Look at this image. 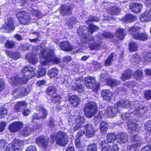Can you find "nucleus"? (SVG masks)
<instances>
[{
  "label": "nucleus",
  "mask_w": 151,
  "mask_h": 151,
  "mask_svg": "<svg viewBox=\"0 0 151 151\" xmlns=\"http://www.w3.org/2000/svg\"><path fill=\"white\" fill-rule=\"evenodd\" d=\"M40 58L41 59V65L39 66V70L37 71L38 74H35V76L40 77L45 75L46 71L45 68L42 67V65H47L50 62H53L58 64L60 62V59L55 57L53 50H50L47 48H45L41 51L40 54Z\"/></svg>",
  "instance_id": "obj_1"
},
{
  "label": "nucleus",
  "mask_w": 151,
  "mask_h": 151,
  "mask_svg": "<svg viewBox=\"0 0 151 151\" xmlns=\"http://www.w3.org/2000/svg\"><path fill=\"white\" fill-rule=\"evenodd\" d=\"M117 107L122 108H128L130 106L131 108L130 112L137 115L139 116H141L147 111V109L145 106H142L139 104V102L136 101L133 102L132 104L128 100L126 101L121 100L116 103Z\"/></svg>",
  "instance_id": "obj_2"
},
{
  "label": "nucleus",
  "mask_w": 151,
  "mask_h": 151,
  "mask_svg": "<svg viewBox=\"0 0 151 151\" xmlns=\"http://www.w3.org/2000/svg\"><path fill=\"white\" fill-rule=\"evenodd\" d=\"M35 69L29 67H24L21 72L22 77L19 76L13 77L10 80L11 84L16 85L18 83L23 84L26 83L29 79L35 76Z\"/></svg>",
  "instance_id": "obj_3"
},
{
  "label": "nucleus",
  "mask_w": 151,
  "mask_h": 151,
  "mask_svg": "<svg viewBox=\"0 0 151 151\" xmlns=\"http://www.w3.org/2000/svg\"><path fill=\"white\" fill-rule=\"evenodd\" d=\"M98 36L97 35L95 38L90 37L88 40V42L89 44L88 47L91 50L98 49L99 48L100 44L96 42V41L98 40L100 42L101 39L104 38H111L112 37V35L109 32H104L101 35L98 36L99 38L97 37Z\"/></svg>",
  "instance_id": "obj_4"
},
{
  "label": "nucleus",
  "mask_w": 151,
  "mask_h": 151,
  "mask_svg": "<svg viewBox=\"0 0 151 151\" xmlns=\"http://www.w3.org/2000/svg\"><path fill=\"white\" fill-rule=\"evenodd\" d=\"M52 142H53L56 139V142L58 145L64 146L67 143L68 137L66 133L63 132H59L55 135V134H52L50 137Z\"/></svg>",
  "instance_id": "obj_5"
},
{
  "label": "nucleus",
  "mask_w": 151,
  "mask_h": 151,
  "mask_svg": "<svg viewBox=\"0 0 151 151\" xmlns=\"http://www.w3.org/2000/svg\"><path fill=\"white\" fill-rule=\"evenodd\" d=\"M97 108L96 103L93 101H89L86 104L84 108L85 116L90 118L94 116L97 112Z\"/></svg>",
  "instance_id": "obj_6"
},
{
  "label": "nucleus",
  "mask_w": 151,
  "mask_h": 151,
  "mask_svg": "<svg viewBox=\"0 0 151 151\" xmlns=\"http://www.w3.org/2000/svg\"><path fill=\"white\" fill-rule=\"evenodd\" d=\"M140 29L139 27H132L128 29V32L133 37L136 39L144 41L147 39V35L145 33H139V31Z\"/></svg>",
  "instance_id": "obj_7"
},
{
  "label": "nucleus",
  "mask_w": 151,
  "mask_h": 151,
  "mask_svg": "<svg viewBox=\"0 0 151 151\" xmlns=\"http://www.w3.org/2000/svg\"><path fill=\"white\" fill-rule=\"evenodd\" d=\"M16 16L19 22L24 24H29L31 17L25 11L19 10L16 13Z\"/></svg>",
  "instance_id": "obj_8"
},
{
  "label": "nucleus",
  "mask_w": 151,
  "mask_h": 151,
  "mask_svg": "<svg viewBox=\"0 0 151 151\" xmlns=\"http://www.w3.org/2000/svg\"><path fill=\"white\" fill-rule=\"evenodd\" d=\"M14 29V20L13 18L10 17L5 21L1 30L4 32H9L13 31Z\"/></svg>",
  "instance_id": "obj_9"
},
{
  "label": "nucleus",
  "mask_w": 151,
  "mask_h": 151,
  "mask_svg": "<svg viewBox=\"0 0 151 151\" xmlns=\"http://www.w3.org/2000/svg\"><path fill=\"white\" fill-rule=\"evenodd\" d=\"M131 137L133 140L131 145L128 146L127 147L128 151H134V150H135L134 148L139 146L141 143L139 137L137 135L132 134Z\"/></svg>",
  "instance_id": "obj_10"
},
{
  "label": "nucleus",
  "mask_w": 151,
  "mask_h": 151,
  "mask_svg": "<svg viewBox=\"0 0 151 151\" xmlns=\"http://www.w3.org/2000/svg\"><path fill=\"white\" fill-rule=\"evenodd\" d=\"M85 85L89 88L96 89L99 87V84L96 83L95 78L93 77L89 76L85 79Z\"/></svg>",
  "instance_id": "obj_11"
},
{
  "label": "nucleus",
  "mask_w": 151,
  "mask_h": 151,
  "mask_svg": "<svg viewBox=\"0 0 151 151\" xmlns=\"http://www.w3.org/2000/svg\"><path fill=\"white\" fill-rule=\"evenodd\" d=\"M100 145L102 148V151H118V146L116 144L110 146L105 140L101 141Z\"/></svg>",
  "instance_id": "obj_12"
},
{
  "label": "nucleus",
  "mask_w": 151,
  "mask_h": 151,
  "mask_svg": "<svg viewBox=\"0 0 151 151\" xmlns=\"http://www.w3.org/2000/svg\"><path fill=\"white\" fill-rule=\"evenodd\" d=\"M117 106L116 104L114 107L111 106L107 108L104 111V114L105 116L109 117H113L115 116L119 109L118 107Z\"/></svg>",
  "instance_id": "obj_13"
},
{
  "label": "nucleus",
  "mask_w": 151,
  "mask_h": 151,
  "mask_svg": "<svg viewBox=\"0 0 151 151\" xmlns=\"http://www.w3.org/2000/svg\"><path fill=\"white\" fill-rule=\"evenodd\" d=\"M23 127V124L22 122L17 121L10 124L9 125L8 129L10 132H15L19 131Z\"/></svg>",
  "instance_id": "obj_14"
},
{
  "label": "nucleus",
  "mask_w": 151,
  "mask_h": 151,
  "mask_svg": "<svg viewBox=\"0 0 151 151\" xmlns=\"http://www.w3.org/2000/svg\"><path fill=\"white\" fill-rule=\"evenodd\" d=\"M59 45L60 49L65 51H69L73 49V46L67 41L60 42Z\"/></svg>",
  "instance_id": "obj_15"
},
{
  "label": "nucleus",
  "mask_w": 151,
  "mask_h": 151,
  "mask_svg": "<svg viewBox=\"0 0 151 151\" xmlns=\"http://www.w3.org/2000/svg\"><path fill=\"white\" fill-rule=\"evenodd\" d=\"M85 135L88 138L93 137L94 134L95 130L93 126L88 124L85 126Z\"/></svg>",
  "instance_id": "obj_16"
},
{
  "label": "nucleus",
  "mask_w": 151,
  "mask_h": 151,
  "mask_svg": "<svg viewBox=\"0 0 151 151\" xmlns=\"http://www.w3.org/2000/svg\"><path fill=\"white\" fill-rule=\"evenodd\" d=\"M36 142L39 146L45 148L47 145L48 139L44 136H40L36 138Z\"/></svg>",
  "instance_id": "obj_17"
},
{
  "label": "nucleus",
  "mask_w": 151,
  "mask_h": 151,
  "mask_svg": "<svg viewBox=\"0 0 151 151\" xmlns=\"http://www.w3.org/2000/svg\"><path fill=\"white\" fill-rule=\"evenodd\" d=\"M128 135L125 133L120 132L117 133V139L118 142L120 143L126 142L128 141Z\"/></svg>",
  "instance_id": "obj_18"
},
{
  "label": "nucleus",
  "mask_w": 151,
  "mask_h": 151,
  "mask_svg": "<svg viewBox=\"0 0 151 151\" xmlns=\"http://www.w3.org/2000/svg\"><path fill=\"white\" fill-rule=\"evenodd\" d=\"M128 132L133 134L137 132L140 129V127L134 123H129L128 125Z\"/></svg>",
  "instance_id": "obj_19"
},
{
  "label": "nucleus",
  "mask_w": 151,
  "mask_h": 151,
  "mask_svg": "<svg viewBox=\"0 0 151 151\" xmlns=\"http://www.w3.org/2000/svg\"><path fill=\"white\" fill-rule=\"evenodd\" d=\"M142 21L148 22L151 20V8L146 11L141 16Z\"/></svg>",
  "instance_id": "obj_20"
},
{
  "label": "nucleus",
  "mask_w": 151,
  "mask_h": 151,
  "mask_svg": "<svg viewBox=\"0 0 151 151\" xmlns=\"http://www.w3.org/2000/svg\"><path fill=\"white\" fill-rule=\"evenodd\" d=\"M101 95L104 99L107 101H109L112 97V93L109 90L107 89L102 90Z\"/></svg>",
  "instance_id": "obj_21"
},
{
  "label": "nucleus",
  "mask_w": 151,
  "mask_h": 151,
  "mask_svg": "<svg viewBox=\"0 0 151 151\" xmlns=\"http://www.w3.org/2000/svg\"><path fill=\"white\" fill-rule=\"evenodd\" d=\"M86 29V27L85 26H84L82 28V27H79L77 31L78 35L79 36H82L84 38L87 39L88 36L86 33L87 32V31L85 29Z\"/></svg>",
  "instance_id": "obj_22"
},
{
  "label": "nucleus",
  "mask_w": 151,
  "mask_h": 151,
  "mask_svg": "<svg viewBox=\"0 0 151 151\" xmlns=\"http://www.w3.org/2000/svg\"><path fill=\"white\" fill-rule=\"evenodd\" d=\"M27 104L25 101H22L18 102L15 105L14 109L17 112H20L24 107H25Z\"/></svg>",
  "instance_id": "obj_23"
},
{
  "label": "nucleus",
  "mask_w": 151,
  "mask_h": 151,
  "mask_svg": "<svg viewBox=\"0 0 151 151\" xmlns=\"http://www.w3.org/2000/svg\"><path fill=\"white\" fill-rule=\"evenodd\" d=\"M142 6V5L140 3H134L131 6L130 9L132 12L135 13H138L140 12Z\"/></svg>",
  "instance_id": "obj_24"
},
{
  "label": "nucleus",
  "mask_w": 151,
  "mask_h": 151,
  "mask_svg": "<svg viewBox=\"0 0 151 151\" xmlns=\"http://www.w3.org/2000/svg\"><path fill=\"white\" fill-rule=\"evenodd\" d=\"M69 100L70 104L74 107L77 106L80 101V98L75 95L70 96Z\"/></svg>",
  "instance_id": "obj_25"
},
{
  "label": "nucleus",
  "mask_w": 151,
  "mask_h": 151,
  "mask_svg": "<svg viewBox=\"0 0 151 151\" xmlns=\"http://www.w3.org/2000/svg\"><path fill=\"white\" fill-rule=\"evenodd\" d=\"M116 36L119 40H122L126 35L125 29H119L116 31Z\"/></svg>",
  "instance_id": "obj_26"
},
{
  "label": "nucleus",
  "mask_w": 151,
  "mask_h": 151,
  "mask_svg": "<svg viewBox=\"0 0 151 151\" xmlns=\"http://www.w3.org/2000/svg\"><path fill=\"white\" fill-rule=\"evenodd\" d=\"M132 75V72L130 70L125 71L122 74L120 77L121 79L123 81L130 79Z\"/></svg>",
  "instance_id": "obj_27"
},
{
  "label": "nucleus",
  "mask_w": 151,
  "mask_h": 151,
  "mask_svg": "<svg viewBox=\"0 0 151 151\" xmlns=\"http://www.w3.org/2000/svg\"><path fill=\"white\" fill-rule=\"evenodd\" d=\"M60 12L64 16L70 14L71 13L70 7L69 6H62Z\"/></svg>",
  "instance_id": "obj_28"
},
{
  "label": "nucleus",
  "mask_w": 151,
  "mask_h": 151,
  "mask_svg": "<svg viewBox=\"0 0 151 151\" xmlns=\"http://www.w3.org/2000/svg\"><path fill=\"white\" fill-rule=\"evenodd\" d=\"M117 137V135L114 133H111L107 134L106 136V140L109 143H113Z\"/></svg>",
  "instance_id": "obj_29"
},
{
  "label": "nucleus",
  "mask_w": 151,
  "mask_h": 151,
  "mask_svg": "<svg viewBox=\"0 0 151 151\" xmlns=\"http://www.w3.org/2000/svg\"><path fill=\"white\" fill-rule=\"evenodd\" d=\"M57 89L54 86H50L48 87L46 90L47 93L49 95H53L56 93Z\"/></svg>",
  "instance_id": "obj_30"
},
{
  "label": "nucleus",
  "mask_w": 151,
  "mask_h": 151,
  "mask_svg": "<svg viewBox=\"0 0 151 151\" xmlns=\"http://www.w3.org/2000/svg\"><path fill=\"white\" fill-rule=\"evenodd\" d=\"M136 19L135 17L133 16L131 14H127L122 19V20L124 22H133Z\"/></svg>",
  "instance_id": "obj_31"
},
{
  "label": "nucleus",
  "mask_w": 151,
  "mask_h": 151,
  "mask_svg": "<svg viewBox=\"0 0 151 151\" xmlns=\"http://www.w3.org/2000/svg\"><path fill=\"white\" fill-rule=\"evenodd\" d=\"M108 84L111 86H115L119 84L120 81L113 79H108L107 80Z\"/></svg>",
  "instance_id": "obj_32"
},
{
  "label": "nucleus",
  "mask_w": 151,
  "mask_h": 151,
  "mask_svg": "<svg viewBox=\"0 0 151 151\" xmlns=\"http://www.w3.org/2000/svg\"><path fill=\"white\" fill-rule=\"evenodd\" d=\"M49 76L52 78L56 77L58 73V70L56 68L52 69L48 72Z\"/></svg>",
  "instance_id": "obj_33"
},
{
  "label": "nucleus",
  "mask_w": 151,
  "mask_h": 151,
  "mask_svg": "<svg viewBox=\"0 0 151 151\" xmlns=\"http://www.w3.org/2000/svg\"><path fill=\"white\" fill-rule=\"evenodd\" d=\"M76 19L75 17H72L68 21L66 24L68 25L69 28L71 29L72 28L73 26L76 24Z\"/></svg>",
  "instance_id": "obj_34"
},
{
  "label": "nucleus",
  "mask_w": 151,
  "mask_h": 151,
  "mask_svg": "<svg viewBox=\"0 0 151 151\" xmlns=\"http://www.w3.org/2000/svg\"><path fill=\"white\" fill-rule=\"evenodd\" d=\"M135 78L137 80L141 79L142 77L143 73L140 70H138L134 73Z\"/></svg>",
  "instance_id": "obj_35"
},
{
  "label": "nucleus",
  "mask_w": 151,
  "mask_h": 151,
  "mask_svg": "<svg viewBox=\"0 0 151 151\" xmlns=\"http://www.w3.org/2000/svg\"><path fill=\"white\" fill-rule=\"evenodd\" d=\"M19 90L18 89H16L15 90H14L12 94L14 96H16H16H25L27 94V92L26 91V90L24 88V89L23 90V91L20 93H19Z\"/></svg>",
  "instance_id": "obj_36"
},
{
  "label": "nucleus",
  "mask_w": 151,
  "mask_h": 151,
  "mask_svg": "<svg viewBox=\"0 0 151 151\" xmlns=\"http://www.w3.org/2000/svg\"><path fill=\"white\" fill-rule=\"evenodd\" d=\"M108 124L107 123L102 122L100 124V129L101 132H104L108 129Z\"/></svg>",
  "instance_id": "obj_37"
},
{
  "label": "nucleus",
  "mask_w": 151,
  "mask_h": 151,
  "mask_svg": "<svg viewBox=\"0 0 151 151\" xmlns=\"http://www.w3.org/2000/svg\"><path fill=\"white\" fill-rule=\"evenodd\" d=\"M114 56V54L112 53L108 57L105 61L104 65L105 66L110 65L112 63L113 58Z\"/></svg>",
  "instance_id": "obj_38"
},
{
  "label": "nucleus",
  "mask_w": 151,
  "mask_h": 151,
  "mask_svg": "<svg viewBox=\"0 0 151 151\" xmlns=\"http://www.w3.org/2000/svg\"><path fill=\"white\" fill-rule=\"evenodd\" d=\"M51 99L54 103H58L61 101V97L59 95L55 94L51 97Z\"/></svg>",
  "instance_id": "obj_39"
},
{
  "label": "nucleus",
  "mask_w": 151,
  "mask_h": 151,
  "mask_svg": "<svg viewBox=\"0 0 151 151\" xmlns=\"http://www.w3.org/2000/svg\"><path fill=\"white\" fill-rule=\"evenodd\" d=\"M32 129L29 127L24 128L21 132V134L24 136H27L30 134L31 131Z\"/></svg>",
  "instance_id": "obj_40"
},
{
  "label": "nucleus",
  "mask_w": 151,
  "mask_h": 151,
  "mask_svg": "<svg viewBox=\"0 0 151 151\" xmlns=\"http://www.w3.org/2000/svg\"><path fill=\"white\" fill-rule=\"evenodd\" d=\"M138 47L137 44L134 42H130L129 44V50L131 52H133L137 50Z\"/></svg>",
  "instance_id": "obj_41"
},
{
  "label": "nucleus",
  "mask_w": 151,
  "mask_h": 151,
  "mask_svg": "<svg viewBox=\"0 0 151 151\" xmlns=\"http://www.w3.org/2000/svg\"><path fill=\"white\" fill-rule=\"evenodd\" d=\"M14 43L12 41L7 40L5 43L4 46L6 48L12 49L14 46Z\"/></svg>",
  "instance_id": "obj_42"
},
{
  "label": "nucleus",
  "mask_w": 151,
  "mask_h": 151,
  "mask_svg": "<svg viewBox=\"0 0 151 151\" xmlns=\"http://www.w3.org/2000/svg\"><path fill=\"white\" fill-rule=\"evenodd\" d=\"M73 90L77 91L79 92H81L83 90V87L82 85L73 86L72 87Z\"/></svg>",
  "instance_id": "obj_43"
},
{
  "label": "nucleus",
  "mask_w": 151,
  "mask_h": 151,
  "mask_svg": "<svg viewBox=\"0 0 151 151\" xmlns=\"http://www.w3.org/2000/svg\"><path fill=\"white\" fill-rule=\"evenodd\" d=\"M99 29V28L93 24H90L89 26L88 32L91 34H92L95 31H97Z\"/></svg>",
  "instance_id": "obj_44"
},
{
  "label": "nucleus",
  "mask_w": 151,
  "mask_h": 151,
  "mask_svg": "<svg viewBox=\"0 0 151 151\" xmlns=\"http://www.w3.org/2000/svg\"><path fill=\"white\" fill-rule=\"evenodd\" d=\"M32 14L38 18H41L42 17L40 12L38 10L32 9L31 11Z\"/></svg>",
  "instance_id": "obj_45"
},
{
  "label": "nucleus",
  "mask_w": 151,
  "mask_h": 151,
  "mask_svg": "<svg viewBox=\"0 0 151 151\" xmlns=\"http://www.w3.org/2000/svg\"><path fill=\"white\" fill-rule=\"evenodd\" d=\"M111 13L114 15H118L120 13V10L117 7H113L110 8Z\"/></svg>",
  "instance_id": "obj_46"
},
{
  "label": "nucleus",
  "mask_w": 151,
  "mask_h": 151,
  "mask_svg": "<svg viewBox=\"0 0 151 151\" xmlns=\"http://www.w3.org/2000/svg\"><path fill=\"white\" fill-rule=\"evenodd\" d=\"M88 151H97V146L94 143L89 144L88 147Z\"/></svg>",
  "instance_id": "obj_47"
},
{
  "label": "nucleus",
  "mask_w": 151,
  "mask_h": 151,
  "mask_svg": "<svg viewBox=\"0 0 151 151\" xmlns=\"http://www.w3.org/2000/svg\"><path fill=\"white\" fill-rule=\"evenodd\" d=\"M76 123L82 124L85 122L84 118L83 116L79 115L77 116L76 119Z\"/></svg>",
  "instance_id": "obj_48"
},
{
  "label": "nucleus",
  "mask_w": 151,
  "mask_h": 151,
  "mask_svg": "<svg viewBox=\"0 0 151 151\" xmlns=\"http://www.w3.org/2000/svg\"><path fill=\"white\" fill-rule=\"evenodd\" d=\"M7 114V110L4 107H1L0 108V118H2L6 115Z\"/></svg>",
  "instance_id": "obj_49"
},
{
  "label": "nucleus",
  "mask_w": 151,
  "mask_h": 151,
  "mask_svg": "<svg viewBox=\"0 0 151 151\" xmlns=\"http://www.w3.org/2000/svg\"><path fill=\"white\" fill-rule=\"evenodd\" d=\"M39 108V115L40 114H41V115L42 116L44 114H46V116L45 117H41V119L42 118H45L47 115V111L46 110L42 107H40Z\"/></svg>",
  "instance_id": "obj_50"
},
{
  "label": "nucleus",
  "mask_w": 151,
  "mask_h": 151,
  "mask_svg": "<svg viewBox=\"0 0 151 151\" xmlns=\"http://www.w3.org/2000/svg\"><path fill=\"white\" fill-rule=\"evenodd\" d=\"M14 144L13 145L14 147H15L16 146H20L23 144V141L16 139L14 140Z\"/></svg>",
  "instance_id": "obj_51"
},
{
  "label": "nucleus",
  "mask_w": 151,
  "mask_h": 151,
  "mask_svg": "<svg viewBox=\"0 0 151 151\" xmlns=\"http://www.w3.org/2000/svg\"><path fill=\"white\" fill-rule=\"evenodd\" d=\"M144 96L147 100L151 99V90H147L144 92Z\"/></svg>",
  "instance_id": "obj_52"
},
{
  "label": "nucleus",
  "mask_w": 151,
  "mask_h": 151,
  "mask_svg": "<svg viewBox=\"0 0 151 151\" xmlns=\"http://www.w3.org/2000/svg\"><path fill=\"white\" fill-rule=\"evenodd\" d=\"M145 129L151 133V121H148L145 124Z\"/></svg>",
  "instance_id": "obj_53"
},
{
  "label": "nucleus",
  "mask_w": 151,
  "mask_h": 151,
  "mask_svg": "<svg viewBox=\"0 0 151 151\" xmlns=\"http://www.w3.org/2000/svg\"><path fill=\"white\" fill-rule=\"evenodd\" d=\"M29 62L32 64H35L37 61V59L35 56H31L28 60Z\"/></svg>",
  "instance_id": "obj_54"
},
{
  "label": "nucleus",
  "mask_w": 151,
  "mask_h": 151,
  "mask_svg": "<svg viewBox=\"0 0 151 151\" xmlns=\"http://www.w3.org/2000/svg\"><path fill=\"white\" fill-rule=\"evenodd\" d=\"M144 59L147 62H149L151 60V53L148 52L144 56Z\"/></svg>",
  "instance_id": "obj_55"
},
{
  "label": "nucleus",
  "mask_w": 151,
  "mask_h": 151,
  "mask_svg": "<svg viewBox=\"0 0 151 151\" xmlns=\"http://www.w3.org/2000/svg\"><path fill=\"white\" fill-rule=\"evenodd\" d=\"M99 20V19L98 18L94 17H92L87 19L86 22L87 24H89L91 21L98 22Z\"/></svg>",
  "instance_id": "obj_56"
},
{
  "label": "nucleus",
  "mask_w": 151,
  "mask_h": 151,
  "mask_svg": "<svg viewBox=\"0 0 151 151\" xmlns=\"http://www.w3.org/2000/svg\"><path fill=\"white\" fill-rule=\"evenodd\" d=\"M76 145L77 147H83V145L82 144V142L80 140L79 138H77L75 139Z\"/></svg>",
  "instance_id": "obj_57"
},
{
  "label": "nucleus",
  "mask_w": 151,
  "mask_h": 151,
  "mask_svg": "<svg viewBox=\"0 0 151 151\" xmlns=\"http://www.w3.org/2000/svg\"><path fill=\"white\" fill-rule=\"evenodd\" d=\"M5 87V82L3 79L0 78V92L4 90Z\"/></svg>",
  "instance_id": "obj_58"
},
{
  "label": "nucleus",
  "mask_w": 151,
  "mask_h": 151,
  "mask_svg": "<svg viewBox=\"0 0 151 151\" xmlns=\"http://www.w3.org/2000/svg\"><path fill=\"white\" fill-rule=\"evenodd\" d=\"M46 114H44V115L42 116H41V114H40V115H39L38 116L37 114L36 113H34L32 116L33 118V119H41V117H45V116Z\"/></svg>",
  "instance_id": "obj_59"
},
{
  "label": "nucleus",
  "mask_w": 151,
  "mask_h": 151,
  "mask_svg": "<svg viewBox=\"0 0 151 151\" xmlns=\"http://www.w3.org/2000/svg\"><path fill=\"white\" fill-rule=\"evenodd\" d=\"M71 60V57L68 56H66L64 57L63 59V62L66 63L70 61Z\"/></svg>",
  "instance_id": "obj_60"
},
{
  "label": "nucleus",
  "mask_w": 151,
  "mask_h": 151,
  "mask_svg": "<svg viewBox=\"0 0 151 151\" xmlns=\"http://www.w3.org/2000/svg\"><path fill=\"white\" fill-rule=\"evenodd\" d=\"M20 57V55L18 52H13V58L15 60H17Z\"/></svg>",
  "instance_id": "obj_61"
},
{
  "label": "nucleus",
  "mask_w": 151,
  "mask_h": 151,
  "mask_svg": "<svg viewBox=\"0 0 151 151\" xmlns=\"http://www.w3.org/2000/svg\"><path fill=\"white\" fill-rule=\"evenodd\" d=\"M14 147L13 144H9L6 147V151H12Z\"/></svg>",
  "instance_id": "obj_62"
},
{
  "label": "nucleus",
  "mask_w": 151,
  "mask_h": 151,
  "mask_svg": "<svg viewBox=\"0 0 151 151\" xmlns=\"http://www.w3.org/2000/svg\"><path fill=\"white\" fill-rule=\"evenodd\" d=\"M5 122H2L0 123V132H3L6 126Z\"/></svg>",
  "instance_id": "obj_63"
},
{
  "label": "nucleus",
  "mask_w": 151,
  "mask_h": 151,
  "mask_svg": "<svg viewBox=\"0 0 151 151\" xmlns=\"http://www.w3.org/2000/svg\"><path fill=\"white\" fill-rule=\"evenodd\" d=\"M26 151H37L35 146L34 145H31L28 147Z\"/></svg>",
  "instance_id": "obj_64"
}]
</instances>
